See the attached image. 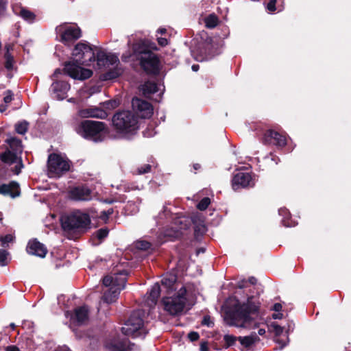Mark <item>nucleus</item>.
Returning <instances> with one entry per match:
<instances>
[{"instance_id": "79ce46f5", "label": "nucleus", "mask_w": 351, "mask_h": 351, "mask_svg": "<svg viewBox=\"0 0 351 351\" xmlns=\"http://www.w3.org/2000/svg\"><path fill=\"white\" fill-rule=\"evenodd\" d=\"M101 104H102L103 108L105 110H113V109H115L116 108H117L119 105V102L117 100L111 99V100H108L105 102H103Z\"/></svg>"}, {"instance_id": "0eeeda50", "label": "nucleus", "mask_w": 351, "mask_h": 351, "mask_svg": "<svg viewBox=\"0 0 351 351\" xmlns=\"http://www.w3.org/2000/svg\"><path fill=\"white\" fill-rule=\"evenodd\" d=\"M186 289L182 286L177 292L176 295L173 296H165L162 298V302L164 309L171 315L177 316L180 315L187 301Z\"/></svg>"}, {"instance_id": "052dcab7", "label": "nucleus", "mask_w": 351, "mask_h": 351, "mask_svg": "<svg viewBox=\"0 0 351 351\" xmlns=\"http://www.w3.org/2000/svg\"><path fill=\"white\" fill-rule=\"evenodd\" d=\"M282 306L280 303H275L272 307V310L276 312H280L282 311Z\"/></svg>"}, {"instance_id": "58836bf2", "label": "nucleus", "mask_w": 351, "mask_h": 351, "mask_svg": "<svg viewBox=\"0 0 351 351\" xmlns=\"http://www.w3.org/2000/svg\"><path fill=\"white\" fill-rule=\"evenodd\" d=\"M134 246L137 250L143 251H148L149 250H152V244L150 242L145 240L137 241L135 243Z\"/></svg>"}, {"instance_id": "412c9836", "label": "nucleus", "mask_w": 351, "mask_h": 351, "mask_svg": "<svg viewBox=\"0 0 351 351\" xmlns=\"http://www.w3.org/2000/svg\"><path fill=\"white\" fill-rule=\"evenodd\" d=\"M53 93L58 99L62 100L66 97L70 89V84L66 81H56L51 85Z\"/></svg>"}, {"instance_id": "37998d69", "label": "nucleus", "mask_w": 351, "mask_h": 351, "mask_svg": "<svg viewBox=\"0 0 351 351\" xmlns=\"http://www.w3.org/2000/svg\"><path fill=\"white\" fill-rule=\"evenodd\" d=\"M210 204V199L208 197L202 198L197 204L196 207L198 210L203 211L205 210Z\"/></svg>"}, {"instance_id": "4468645a", "label": "nucleus", "mask_w": 351, "mask_h": 351, "mask_svg": "<svg viewBox=\"0 0 351 351\" xmlns=\"http://www.w3.org/2000/svg\"><path fill=\"white\" fill-rule=\"evenodd\" d=\"M262 142L265 145H273L280 148L285 147L287 143L285 134L271 129L265 131Z\"/></svg>"}, {"instance_id": "9d476101", "label": "nucleus", "mask_w": 351, "mask_h": 351, "mask_svg": "<svg viewBox=\"0 0 351 351\" xmlns=\"http://www.w3.org/2000/svg\"><path fill=\"white\" fill-rule=\"evenodd\" d=\"M47 168L51 176L60 177L69 171L70 165L60 155L51 154L48 157Z\"/></svg>"}, {"instance_id": "bf43d9fd", "label": "nucleus", "mask_w": 351, "mask_h": 351, "mask_svg": "<svg viewBox=\"0 0 351 351\" xmlns=\"http://www.w3.org/2000/svg\"><path fill=\"white\" fill-rule=\"evenodd\" d=\"M266 160H269V159H271V160H273L274 161L275 164L277 165L278 161L280 160L279 158L276 156H274L272 154H270L269 156H267L265 158Z\"/></svg>"}, {"instance_id": "338daca9", "label": "nucleus", "mask_w": 351, "mask_h": 351, "mask_svg": "<svg viewBox=\"0 0 351 351\" xmlns=\"http://www.w3.org/2000/svg\"><path fill=\"white\" fill-rule=\"evenodd\" d=\"M5 351H19V349L15 346H9L5 348Z\"/></svg>"}, {"instance_id": "69168bd1", "label": "nucleus", "mask_w": 351, "mask_h": 351, "mask_svg": "<svg viewBox=\"0 0 351 351\" xmlns=\"http://www.w3.org/2000/svg\"><path fill=\"white\" fill-rule=\"evenodd\" d=\"M62 73H64V69L62 70L59 69V68L56 69L54 71V73L53 74V77H58V75L61 74Z\"/></svg>"}, {"instance_id": "f3484780", "label": "nucleus", "mask_w": 351, "mask_h": 351, "mask_svg": "<svg viewBox=\"0 0 351 351\" xmlns=\"http://www.w3.org/2000/svg\"><path fill=\"white\" fill-rule=\"evenodd\" d=\"M77 115L81 118H97L106 119L108 117V113L104 109L98 107L90 106L86 108L80 109L77 112Z\"/></svg>"}, {"instance_id": "c03bdc74", "label": "nucleus", "mask_w": 351, "mask_h": 351, "mask_svg": "<svg viewBox=\"0 0 351 351\" xmlns=\"http://www.w3.org/2000/svg\"><path fill=\"white\" fill-rule=\"evenodd\" d=\"M8 256H9V252L6 250L0 249V266L1 267H4V266L8 265Z\"/></svg>"}, {"instance_id": "6e6552de", "label": "nucleus", "mask_w": 351, "mask_h": 351, "mask_svg": "<svg viewBox=\"0 0 351 351\" xmlns=\"http://www.w3.org/2000/svg\"><path fill=\"white\" fill-rule=\"evenodd\" d=\"M95 49H97V47L93 46L88 42H79L72 51L71 54L73 58L72 62L77 64L90 65L91 62L95 61Z\"/></svg>"}, {"instance_id": "c85d7f7f", "label": "nucleus", "mask_w": 351, "mask_h": 351, "mask_svg": "<svg viewBox=\"0 0 351 351\" xmlns=\"http://www.w3.org/2000/svg\"><path fill=\"white\" fill-rule=\"evenodd\" d=\"M194 223V237L196 240H199L207 231V228L202 221H195L193 220Z\"/></svg>"}, {"instance_id": "dca6fc26", "label": "nucleus", "mask_w": 351, "mask_h": 351, "mask_svg": "<svg viewBox=\"0 0 351 351\" xmlns=\"http://www.w3.org/2000/svg\"><path fill=\"white\" fill-rule=\"evenodd\" d=\"M26 250L28 254L40 258H45L48 252L47 247L36 239L29 241Z\"/></svg>"}, {"instance_id": "a211bd4d", "label": "nucleus", "mask_w": 351, "mask_h": 351, "mask_svg": "<svg viewBox=\"0 0 351 351\" xmlns=\"http://www.w3.org/2000/svg\"><path fill=\"white\" fill-rule=\"evenodd\" d=\"M0 194L16 198L21 195L20 185L16 181H11L8 184H0Z\"/></svg>"}, {"instance_id": "774afa93", "label": "nucleus", "mask_w": 351, "mask_h": 351, "mask_svg": "<svg viewBox=\"0 0 351 351\" xmlns=\"http://www.w3.org/2000/svg\"><path fill=\"white\" fill-rule=\"evenodd\" d=\"M12 100V95H6L3 98V101L6 104L11 102Z\"/></svg>"}, {"instance_id": "a18cd8bd", "label": "nucleus", "mask_w": 351, "mask_h": 351, "mask_svg": "<svg viewBox=\"0 0 351 351\" xmlns=\"http://www.w3.org/2000/svg\"><path fill=\"white\" fill-rule=\"evenodd\" d=\"M119 62L118 57L114 54H108V58L106 60V65H114Z\"/></svg>"}, {"instance_id": "c9c22d12", "label": "nucleus", "mask_w": 351, "mask_h": 351, "mask_svg": "<svg viewBox=\"0 0 351 351\" xmlns=\"http://www.w3.org/2000/svg\"><path fill=\"white\" fill-rule=\"evenodd\" d=\"M219 23V19L215 14H209L205 19L206 27L210 29L215 27Z\"/></svg>"}, {"instance_id": "423d86ee", "label": "nucleus", "mask_w": 351, "mask_h": 351, "mask_svg": "<svg viewBox=\"0 0 351 351\" xmlns=\"http://www.w3.org/2000/svg\"><path fill=\"white\" fill-rule=\"evenodd\" d=\"M144 312L138 309L130 314L128 319L125 322L124 326L121 328V332L126 336H131L133 338L145 337L147 330L144 327Z\"/></svg>"}, {"instance_id": "a878e982", "label": "nucleus", "mask_w": 351, "mask_h": 351, "mask_svg": "<svg viewBox=\"0 0 351 351\" xmlns=\"http://www.w3.org/2000/svg\"><path fill=\"white\" fill-rule=\"evenodd\" d=\"M15 13L29 23H33L36 19V14L25 7H19Z\"/></svg>"}, {"instance_id": "bb28decb", "label": "nucleus", "mask_w": 351, "mask_h": 351, "mask_svg": "<svg viewBox=\"0 0 351 351\" xmlns=\"http://www.w3.org/2000/svg\"><path fill=\"white\" fill-rule=\"evenodd\" d=\"M259 340L260 339L256 333H252L249 336L238 337V341L246 348H250L254 343Z\"/></svg>"}, {"instance_id": "5fc2aeb1", "label": "nucleus", "mask_w": 351, "mask_h": 351, "mask_svg": "<svg viewBox=\"0 0 351 351\" xmlns=\"http://www.w3.org/2000/svg\"><path fill=\"white\" fill-rule=\"evenodd\" d=\"M19 165H16L14 168V173L16 174V175H19L21 171V168L23 167V162H22V160L21 158H19Z\"/></svg>"}, {"instance_id": "3c124183", "label": "nucleus", "mask_w": 351, "mask_h": 351, "mask_svg": "<svg viewBox=\"0 0 351 351\" xmlns=\"http://www.w3.org/2000/svg\"><path fill=\"white\" fill-rule=\"evenodd\" d=\"M202 325L211 327L213 326L214 323L211 321L209 315H205L202 321Z\"/></svg>"}, {"instance_id": "b1692460", "label": "nucleus", "mask_w": 351, "mask_h": 351, "mask_svg": "<svg viewBox=\"0 0 351 351\" xmlns=\"http://www.w3.org/2000/svg\"><path fill=\"white\" fill-rule=\"evenodd\" d=\"M121 290L116 289L115 287H110L106 291L102 296V299L104 302L107 304H111L117 301L120 294Z\"/></svg>"}, {"instance_id": "ddd939ff", "label": "nucleus", "mask_w": 351, "mask_h": 351, "mask_svg": "<svg viewBox=\"0 0 351 351\" xmlns=\"http://www.w3.org/2000/svg\"><path fill=\"white\" fill-rule=\"evenodd\" d=\"M255 183V175H252L247 172H238L234 175L232 179V187L234 191L254 187Z\"/></svg>"}, {"instance_id": "39448f33", "label": "nucleus", "mask_w": 351, "mask_h": 351, "mask_svg": "<svg viewBox=\"0 0 351 351\" xmlns=\"http://www.w3.org/2000/svg\"><path fill=\"white\" fill-rule=\"evenodd\" d=\"M91 223L88 213L75 210L61 217V225L64 231L84 232L89 228Z\"/></svg>"}, {"instance_id": "de8ad7c7", "label": "nucleus", "mask_w": 351, "mask_h": 351, "mask_svg": "<svg viewBox=\"0 0 351 351\" xmlns=\"http://www.w3.org/2000/svg\"><path fill=\"white\" fill-rule=\"evenodd\" d=\"M271 328L276 337L280 336L283 332V328L276 323H272Z\"/></svg>"}, {"instance_id": "6e6d98bb", "label": "nucleus", "mask_w": 351, "mask_h": 351, "mask_svg": "<svg viewBox=\"0 0 351 351\" xmlns=\"http://www.w3.org/2000/svg\"><path fill=\"white\" fill-rule=\"evenodd\" d=\"M157 41H158V45L161 47H165L168 45V40L165 38H162V37L158 38Z\"/></svg>"}, {"instance_id": "f704fd0d", "label": "nucleus", "mask_w": 351, "mask_h": 351, "mask_svg": "<svg viewBox=\"0 0 351 351\" xmlns=\"http://www.w3.org/2000/svg\"><path fill=\"white\" fill-rule=\"evenodd\" d=\"M97 51L95 54V60L97 61L99 66H106V60L108 58V54L102 51L101 49L97 47Z\"/></svg>"}, {"instance_id": "8fccbe9b", "label": "nucleus", "mask_w": 351, "mask_h": 351, "mask_svg": "<svg viewBox=\"0 0 351 351\" xmlns=\"http://www.w3.org/2000/svg\"><path fill=\"white\" fill-rule=\"evenodd\" d=\"M12 240L13 237L11 234H6L0 237V241L3 247H5V245H8V243L12 241Z\"/></svg>"}, {"instance_id": "f8f14e48", "label": "nucleus", "mask_w": 351, "mask_h": 351, "mask_svg": "<svg viewBox=\"0 0 351 351\" xmlns=\"http://www.w3.org/2000/svg\"><path fill=\"white\" fill-rule=\"evenodd\" d=\"M132 108L134 111L133 113L137 117V119H149L154 114L152 104L138 97H134L132 99Z\"/></svg>"}, {"instance_id": "e433bc0d", "label": "nucleus", "mask_w": 351, "mask_h": 351, "mask_svg": "<svg viewBox=\"0 0 351 351\" xmlns=\"http://www.w3.org/2000/svg\"><path fill=\"white\" fill-rule=\"evenodd\" d=\"M147 47V51H157L158 50V48L157 47L156 45L150 41L148 39H140L136 40V42L133 43L132 44H142Z\"/></svg>"}, {"instance_id": "7c9ffc66", "label": "nucleus", "mask_w": 351, "mask_h": 351, "mask_svg": "<svg viewBox=\"0 0 351 351\" xmlns=\"http://www.w3.org/2000/svg\"><path fill=\"white\" fill-rule=\"evenodd\" d=\"M121 75V72L117 68L110 69L106 73H102L99 76L101 81H108L114 80Z\"/></svg>"}, {"instance_id": "393cba45", "label": "nucleus", "mask_w": 351, "mask_h": 351, "mask_svg": "<svg viewBox=\"0 0 351 351\" xmlns=\"http://www.w3.org/2000/svg\"><path fill=\"white\" fill-rule=\"evenodd\" d=\"M161 291L162 289L158 283H156L152 286L147 300L150 306L156 304Z\"/></svg>"}, {"instance_id": "7ed1b4c3", "label": "nucleus", "mask_w": 351, "mask_h": 351, "mask_svg": "<svg viewBox=\"0 0 351 351\" xmlns=\"http://www.w3.org/2000/svg\"><path fill=\"white\" fill-rule=\"evenodd\" d=\"M75 131L84 139L95 143L104 141L106 135L109 133V129L106 123L93 120L82 121L76 127Z\"/></svg>"}, {"instance_id": "09e8293b", "label": "nucleus", "mask_w": 351, "mask_h": 351, "mask_svg": "<svg viewBox=\"0 0 351 351\" xmlns=\"http://www.w3.org/2000/svg\"><path fill=\"white\" fill-rule=\"evenodd\" d=\"M103 285L106 287H114L113 277L112 274L106 276L103 278Z\"/></svg>"}, {"instance_id": "a19ab883", "label": "nucleus", "mask_w": 351, "mask_h": 351, "mask_svg": "<svg viewBox=\"0 0 351 351\" xmlns=\"http://www.w3.org/2000/svg\"><path fill=\"white\" fill-rule=\"evenodd\" d=\"M5 67L7 70L11 71L13 69L14 58L12 54L9 52L8 49L5 53Z\"/></svg>"}, {"instance_id": "5701e85b", "label": "nucleus", "mask_w": 351, "mask_h": 351, "mask_svg": "<svg viewBox=\"0 0 351 351\" xmlns=\"http://www.w3.org/2000/svg\"><path fill=\"white\" fill-rule=\"evenodd\" d=\"M176 280L177 277L174 275L167 276L161 280L162 286L166 289L167 294H171L176 289L174 287Z\"/></svg>"}, {"instance_id": "0e129e2a", "label": "nucleus", "mask_w": 351, "mask_h": 351, "mask_svg": "<svg viewBox=\"0 0 351 351\" xmlns=\"http://www.w3.org/2000/svg\"><path fill=\"white\" fill-rule=\"evenodd\" d=\"M283 317V314L281 313L280 312H278V313H274L272 315V318L274 319H280Z\"/></svg>"}, {"instance_id": "49530a36", "label": "nucleus", "mask_w": 351, "mask_h": 351, "mask_svg": "<svg viewBox=\"0 0 351 351\" xmlns=\"http://www.w3.org/2000/svg\"><path fill=\"white\" fill-rule=\"evenodd\" d=\"M152 170V165L149 164L143 165L137 169V172L138 174H145L150 172Z\"/></svg>"}, {"instance_id": "4be33fe9", "label": "nucleus", "mask_w": 351, "mask_h": 351, "mask_svg": "<svg viewBox=\"0 0 351 351\" xmlns=\"http://www.w3.org/2000/svg\"><path fill=\"white\" fill-rule=\"evenodd\" d=\"M113 277L114 287L119 290H122L125 287L127 282V276L128 273L127 270L122 269L112 274Z\"/></svg>"}, {"instance_id": "9b49d317", "label": "nucleus", "mask_w": 351, "mask_h": 351, "mask_svg": "<svg viewBox=\"0 0 351 351\" xmlns=\"http://www.w3.org/2000/svg\"><path fill=\"white\" fill-rule=\"evenodd\" d=\"M81 65L77 64L74 62H65L64 63V73L75 80H84L90 78L93 74V71L83 68Z\"/></svg>"}, {"instance_id": "c756f323", "label": "nucleus", "mask_w": 351, "mask_h": 351, "mask_svg": "<svg viewBox=\"0 0 351 351\" xmlns=\"http://www.w3.org/2000/svg\"><path fill=\"white\" fill-rule=\"evenodd\" d=\"M12 152L21 154L23 152L22 141L16 137H11L6 140Z\"/></svg>"}, {"instance_id": "864d4df0", "label": "nucleus", "mask_w": 351, "mask_h": 351, "mask_svg": "<svg viewBox=\"0 0 351 351\" xmlns=\"http://www.w3.org/2000/svg\"><path fill=\"white\" fill-rule=\"evenodd\" d=\"M277 0H269L267 5V9L269 12H274L276 10V4Z\"/></svg>"}, {"instance_id": "2eb2a0df", "label": "nucleus", "mask_w": 351, "mask_h": 351, "mask_svg": "<svg viewBox=\"0 0 351 351\" xmlns=\"http://www.w3.org/2000/svg\"><path fill=\"white\" fill-rule=\"evenodd\" d=\"M69 195L75 201H89L92 199V191L86 185H79L71 188Z\"/></svg>"}, {"instance_id": "cd10ccee", "label": "nucleus", "mask_w": 351, "mask_h": 351, "mask_svg": "<svg viewBox=\"0 0 351 351\" xmlns=\"http://www.w3.org/2000/svg\"><path fill=\"white\" fill-rule=\"evenodd\" d=\"M0 158L2 162L8 165L16 163L19 160V158L17 156V153L10 150H6L2 153L0 156Z\"/></svg>"}, {"instance_id": "680f3d73", "label": "nucleus", "mask_w": 351, "mask_h": 351, "mask_svg": "<svg viewBox=\"0 0 351 351\" xmlns=\"http://www.w3.org/2000/svg\"><path fill=\"white\" fill-rule=\"evenodd\" d=\"M246 283H247L246 280H241V281L238 282L237 287L239 289H244L245 287H246Z\"/></svg>"}, {"instance_id": "4c0bfd02", "label": "nucleus", "mask_w": 351, "mask_h": 351, "mask_svg": "<svg viewBox=\"0 0 351 351\" xmlns=\"http://www.w3.org/2000/svg\"><path fill=\"white\" fill-rule=\"evenodd\" d=\"M29 128V123L27 121L18 122L15 124V130L19 134H25Z\"/></svg>"}, {"instance_id": "f03ea898", "label": "nucleus", "mask_w": 351, "mask_h": 351, "mask_svg": "<svg viewBox=\"0 0 351 351\" xmlns=\"http://www.w3.org/2000/svg\"><path fill=\"white\" fill-rule=\"evenodd\" d=\"M133 58L139 62L140 67L147 75H157L160 71V60L158 54L147 51V47L142 44H132L128 54H123L122 60Z\"/></svg>"}, {"instance_id": "6ab92c4d", "label": "nucleus", "mask_w": 351, "mask_h": 351, "mask_svg": "<svg viewBox=\"0 0 351 351\" xmlns=\"http://www.w3.org/2000/svg\"><path fill=\"white\" fill-rule=\"evenodd\" d=\"M89 317V310L87 306H82L75 308L73 314L71 317V319L76 323L77 325H82L85 324Z\"/></svg>"}, {"instance_id": "ea45409f", "label": "nucleus", "mask_w": 351, "mask_h": 351, "mask_svg": "<svg viewBox=\"0 0 351 351\" xmlns=\"http://www.w3.org/2000/svg\"><path fill=\"white\" fill-rule=\"evenodd\" d=\"M223 340L225 342L223 348L227 349L235 344L236 341H238V337L232 335H225Z\"/></svg>"}, {"instance_id": "f257e3e1", "label": "nucleus", "mask_w": 351, "mask_h": 351, "mask_svg": "<svg viewBox=\"0 0 351 351\" xmlns=\"http://www.w3.org/2000/svg\"><path fill=\"white\" fill-rule=\"evenodd\" d=\"M261 302L258 295L247 297L246 302L236 303L230 306L226 315L230 320L229 324L237 327L245 328L258 316Z\"/></svg>"}, {"instance_id": "20e7f679", "label": "nucleus", "mask_w": 351, "mask_h": 351, "mask_svg": "<svg viewBox=\"0 0 351 351\" xmlns=\"http://www.w3.org/2000/svg\"><path fill=\"white\" fill-rule=\"evenodd\" d=\"M112 121L116 132L123 135H134L139 128L137 117L130 110L116 112Z\"/></svg>"}, {"instance_id": "603ef678", "label": "nucleus", "mask_w": 351, "mask_h": 351, "mask_svg": "<svg viewBox=\"0 0 351 351\" xmlns=\"http://www.w3.org/2000/svg\"><path fill=\"white\" fill-rule=\"evenodd\" d=\"M188 338L192 342L196 341L199 339V335L197 332L191 331L188 334Z\"/></svg>"}, {"instance_id": "13d9d810", "label": "nucleus", "mask_w": 351, "mask_h": 351, "mask_svg": "<svg viewBox=\"0 0 351 351\" xmlns=\"http://www.w3.org/2000/svg\"><path fill=\"white\" fill-rule=\"evenodd\" d=\"M7 0H0V14H1L5 10Z\"/></svg>"}, {"instance_id": "e2e57ef3", "label": "nucleus", "mask_w": 351, "mask_h": 351, "mask_svg": "<svg viewBox=\"0 0 351 351\" xmlns=\"http://www.w3.org/2000/svg\"><path fill=\"white\" fill-rule=\"evenodd\" d=\"M200 351H209L206 342H202L200 344Z\"/></svg>"}, {"instance_id": "473e14b6", "label": "nucleus", "mask_w": 351, "mask_h": 351, "mask_svg": "<svg viewBox=\"0 0 351 351\" xmlns=\"http://www.w3.org/2000/svg\"><path fill=\"white\" fill-rule=\"evenodd\" d=\"M142 91L145 95L156 93L158 91L157 84L154 82L147 81L142 86Z\"/></svg>"}, {"instance_id": "1a4fd4ad", "label": "nucleus", "mask_w": 351, "mask_h": 351, "mask_svg": "<svg viewBox=\"0 0 351 351\" xmlns=\"http://www.w3.org/2000/svg\"><path fill=\"white\" fill-rule=\"evenodd\" d=\"M60 36V41L64 45L70 46L82 36L81 29L77 26L61 25L56 28Z\"/></svg>"}, {"instance_id": "aec40b11", "label": "nucleus", "mask_w": 351, "mask_h": 351, "mask_svg": "<svg viewBox=\"0 0 351 351\" xmlns=\"http://www.w3.org/2000/svg\"><path fill=\"white\" fill-rule=\"evenodd\" d=\"M134 346V343H131L127 339H124L109 343L107 348L110 351H132Z\"/></svg>"}, {"instance_id": "4d7b16f0", "label": "nucleus", "mask_w": 351, "mask_h": 351, "mask_svg": "<svg viewBox=\"0 0 351 351\" xmlns=\"http://www.w3.org/2000/svg\"><path fill=\"white\" fill-rule=\"evenodd\" d=\"M99 218L104 221H106L108 220L109 219V217L108 215V214L106 213V212L105 210H102L101 213H100V215H99Z\"/></svg>"}, {"instance_id": "72a5a7b5", "label": "nucleus", "mask_w": 351, "mask_h": 351, "mask_svg": "<svg viewBox=\"0 0 351 351\" xmlns=\"http://www.w3.org/2000/svg\"><path fill=\"white\" fill-rule=\"evenodd\" d=\"M278 213L280 215L282 216L283 218L282 219V223L283 226L286 227H290L292 226L291 219V214L288 209L286 208H281L278 210Z\"/></svg>"}, {"instance_id": "2f4dec72", "label": "nucleus", "mask_w": 351, "mask_h": 351, "mask_svg": "<svg viewBox=\"0 0 351 351\" xmlns=\"http://www.w3.org/2000/svg\"><path fill=\"white\" fill-rule=\"evenodd\" d=\"M109 234V229L107 227L101 228L93 234V239H97L98 242L96 245L100 244L108 236Z\"/></svg>"}]
</instances>
